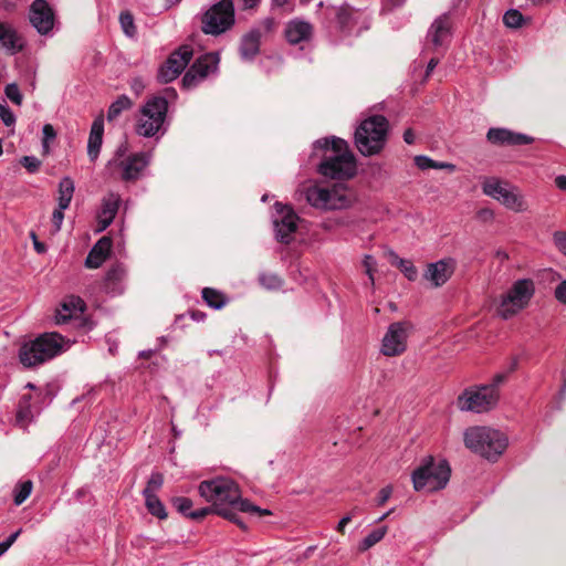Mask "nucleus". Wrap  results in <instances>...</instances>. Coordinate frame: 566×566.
Returning a JSON list of instances; mask_svg holds the SVG:
<instances>
[{
    "label": "nucleus",
    "mask_w": 566,
    "mask_h": 566,
    "mask_svg": "<svg viewBox=\"0 0 566 566\" xmlns=\"http://www.w3.org/2000/svg\"><path fill=\"white\" fill-rule=\"evenodd\" d=\"M363 265L365 268L366 274L369 277L370 284L374 285V271L377 265L375 258L369 254L365 255L363 260Z\"/></svg>",
    "instance_id": "nucleus-50"
},
{
    "label": "nucleus",
    "mask_w": 566,
    "mask_h": 566,
    "mask_svg": "<svg viewBox=\"0 0 566 566\" xmlns=\"http://www.w3.org/2000/svg\"><path fill=\"white\" fill-rule=\"evenodd\" d=\"M463 441L469 450L491 462H495L509 444L505 433L480 426L468 428L463 433Z\"/></svg>",
    "instance_id": "nucleus-2"
},
{
    "label": "nucleus",
    "mask_w": 566,
    "mask_h": 566,
    "mask_svg": "<svg viewBox=\"0 0 566 566\" xmlns=\"http://www.w3.org/2000/svg\"><path fill=\"white\" fill-rule=\"evenodd\" d=\"M284 34L286 41L292 45L307 42L313 36V25L305 20L295 18L286 23Z\"/></svg>",
    "instance_id": "nucleus-22"
},
{
    "label": "nucleus",
    "mask_w": 566,
    "mask_h": 566,
    "mask_svg": "<svg viewBox=\"0 0 566 566\" xmlns=\"http://www.w3.org/2000/svg\"><path fill=\"white\" fill-rule=\"evenodd\" d=\"M42 148L44 153L49 151V144L50 142L54 140L56 137V132L54 127L51 124H45L42 128Z\"/></svg>",
    "instance_id": "nucleus-47"
},
{
    "label": "nucleus",
    "mask_w": 566,
    "mask_h": 566,
    "mask_svg": "<svg viewBox=\"0 0 566 566\" xmlns=\"http://www.w3.org/2000/svg\"><path fill=\"white\" fill-rule=\"evenodd\" d=\"M272 7L280 9L285 14H291L295 10L294 0H272Z\"/></svg>",
    "instance_id": "nucleus-49"
},
{
    "label": "nucleus",
    "mask_w": 566,
    "mask_h": 566,
    "mask_svg": "<svg viewBox=\"0 0 566 566\" xmlns=\"http://www.w3.org/2000/svg\"><path fill=\"white\" fill-rule=\"evenodd\" d=\"M171 504L180 514L189 517V513H191V507H192V501L189 497H186V496L172 497Z\"/></svg>",
    "instance_id": "nucleus-44"
},
{
    "label": "nucleus",
    "mask_w": 566,
    "mask_h": 566,
    "mask_svg": "<svg viewBox=\"0 0 566 566\" xmlns=\"http://www.w3.org/2000/svg\"><path fill=\"white\" fill-rule=\"evenodd\" d=\"M355 512H356V509L353 510L352 513H349L340 518V521L338 522L337 527H336L337 532L344 533L345 526L352 521Z\"/></svg>",
    "instance_id": "nucleus-61"
},
{
    "label": "nucleus",
    "mask_w": 566,
    "mask_h": 566,
    "mask_svg": "<svg viewBox=\"0 0 566 566\" xmlns=\"http://www.w3.org/2000/svg\"><path fill=\"white\" fill-rule=\"evenodd\" d=\"M482 190L484 195L497 200L510 210L523 212L527 209L524 197L516 192L515 187L497 178H486L482 184Z\"/></svg>",
    "instance_id": "nucleus-11"
},
{
    "label": "nucleus",
    "mask_w": 566,
    "mask_h": 566,
    "mask_svg": "<svg viewBox=\"0 0 566 566\" xmlns=\"http://www.w3.org/2000/svg\"><path fill=\"white\" fill-rule=\"evenodd\" d=\"M126 269L123 264L113 265L105 275L104 291L112 295H120L125 290Z\"/></svg>",
    "instance_id": "nucleus-24"
},
{
    "label": "nucleus",
    "mask_w": 566,
    "mask_h": 566,
    "mask_svg": "<svg viewBox=\"0 0 566 566\" xmlns=\"http://www.w3.org/2000/svg\"><path fill=\"white\" fill-rule=\"evenodd\" d=\"M193 51L190 45H181L174 51L164 65L160 66L157 78L167 84L176 80L192 59Z\"/></svg>",
    "instance_id": "nucleus-17"
},
{
    "label": "nucleus",
    "mask_w": 566,
    "mask_h": 566,
    "mask_svg": "<svg viewBox=\"0 0 566 566\" xmlns=\"http://www.w3.org/2000/svg\"><path fill=\"white\" fill-rule=\"evenodd\" d=\"M130 90L138 96L145 90V83L142 77H134L129 83Z\"/></svg>",
    "instance_id": "nucleus-57"
},
{
    "label": "nucleus",
    "mask_w": 566,
    "mask_h": 566,
    "mask_svg": "<svg viewBox=\"0 0 566 566\" xmlns=\"http://www.w3.org/2000/svg\"><path fill=\"white\" fill-rule=\"evenodd\" d=\"M220 55L218 52H209L200 55L182 77V86L187 90L198 86L209 75L218 73Z\"/></svg>",
    "instance_id": "nucleus-14"
},
{
    "label": "nucleus",
    "mask_w": 566,
    "mask_h": 566,
    "mask_svg": "<svg viewBox=\"0 0 566 566\" xmlns=\"http://www.w3.org/2000/svg\"><path fill=\"white\" fill-rule=\"evenodd\" d=\"M118 149L116 157L107 163L108 170L124 182H135L144 177L151 163L150 151H139L122 157Z\"/></svg>",
    "instance_id": "nucleus-8"
},
{
    "label": "nucleus",
    "mask_w": 566,
    "mask_h": 566,
    "mask_svg": "<svg viewBox=\"0 0 566 566\" xmlns=\"http://www.w3.org/2000/svg\"><path fill=\"white\" fill-rule=\"evenodd\" d=\"M75 186L71 177H63L59 182L57 206L67 209L74 195Z\"/></svg>",
    "instance_id": "nucleus-32"
},
{
    "label": "nucleus",
    "mask_w": 566,
    "mask_h": 566,
    "mask_svg": "<svg viewBox=\"0 0 566 566\" xmlns=\"http://www.w3.org/2000/svg\"><path fill=\"white\" fill-rule=\"evenodd\" d=\"M451 38L450 18L443 14L437 18L428 31V39L434 48L444 45Z\"/></svg>",
    "instance_id": "nucleus-26"
},
{
    "label": "nucleus",
    "mask_w": 566,
    "mask_h": 566,
    "mask_svg": "<svg viewBox=\"0 0 566 566\" xmlns=\"http://www.w3.org/2000/svg\"><path fill=\"white\" fill-rule=\"evenodd\" d=\"M33 483L31 480L19 482L13 490V502L17 506L21 505L31 494Z\"/></svg>",
    "instance_id": "nucleus-37"
},
{
    "label": "nucleus",
    "mask_w": 566,
    "mask_h": 566,
    "mask_svg": "<svg viewBox=\"0 0 566 566\" xmlns=\"http://www.w3.org/2000/svg\"><path fill=\"white\" fill-rule=\"evenodd\" d=\"M31 238H32V241H33V247H34V250L39 253V254H42L46 251V247L43 242H40L35 235L34 232H31Z\"/></svg>",
    "instance_id": "nucleus-62"
},
{
    "label": "nucleus",
    "mask_w": 566,
    "mask_h": 566,
    "mask_svg": "<svg viewBox=\"0 0 566 566\" xmlns=\"http://www.w3.org/2000/svg\"><path fill=\"white\" fill-rule=\"evenodd\" d=\"M65 344L61 334L44 333L21 346L19 359L25 367H35L60 355L64 350Z\"/></svg>",
    "instance_id": "nucleus-4"
},
{
    "label": "nucleus",
    "mask_w": 566,
    "mask_h": 566,
    "mask_svg": "<svg viewBox=\"0 0 566 566\" xmlns=\"http://www.w3.org/2000/svg\"><path fill=\"white\" fill-rule=\"evenodd\" d=\"M201 31L218 36L235 23V9L232 0H220L211 4L200 17Z\"/></svg>",
    "instance_id": "nucleus-9"
},
{
    "label": "nucleus",
    "mask_w": 566,
    "mask_h": 566,
    "mask_svg": "<svg viewBox=\"0 0 566 566\" xmlns=\"http://www.w3.org/2000/svg\"><path fill=\"white\" fill-rule=\"evenodd\" d=\"M214 513V507L211 506V507H202V509H199V510H196V511H191V513H189V517L192 518V520H201L203 517H206L208 514L210 513Z\"/></svg>",
    "instance_id": "nucleus-58"
},
{
    "label": "nucleus",
    "mask_w": 566,
    "mask_h": 566,
    "mask_svg": "<svg viewBox=\"0 0 566 566\" xmlns=\"http://www.w3.org/2000/svg\"><path fill=\"white\" fill-rule=\"evenodd\" d=\"M478 217L479 219H481L482 221H490L493 219L494 217V213L492 210L490 209H481L479 212H478Z\"/></svg>",
    "instance_id": "nucleus-63"
},
{
    "label": "nucleus",
    "mask_w": 566,
    "mask_h": 566,
    "mask_svg": "<svg viewBox=\"0 0 566 566\" xmlns=\"http://www.w3.org/2000/svg\"><path fill=\"white\" fill-rule=\"evenodd\" d=\"M168 112V102L165 97L154 96L140 108V115L136 124V134L146 138L163 136Z\"/></svg>",
    "instance_id": "nucleus-5"
},
{
    "label": "nucleus",
    "mask_w": 566,
    "mask_h": 566,
    "mask_svg": "<svg viewBox=\"0 0 566 566\" xmlns=\"http://www.w3.org/2000/svg\"><path fill=\"white\" fill-rule=\"evenodd\" d=\"M298 220L300 218L290 206L275 202L272 217L275 239L281 243L289 244L297 230Z\"/></svg>",
    "instance_id": "nucleus-15"
},
{
    "label": "nucleus",
    "mask_w": 566,
    "mask_h": 566,
    "mask_svg": "<svg viewBox=\"0 0 566 566\" xmlns=\"http://www.w3.org/2000/svg\"><path fill=\"white\" fill-rule=\"evenodd\" d=\"M86 304L85 302L76 295L67 296L56 310L55 314V323L56 324H65L67 323L74 315L82 314L85 311Z\"/></svg>",
    "instance_id": "nucleus-25"
},
{
    "label": "nucleus",
    "mask_w": 566,
    "mask_h": 566,
    "mask_svg": "<svg viewBox=\"0 0 566 566\" xmlns=\"http://www.w3.org/2000/svg\"><path fill=\"white\" fill-rule=\"evenodd\" d=\"M219 515L235 523L240 528L247 530L245 523L241 520V517L238 515V513L234 512V510H232V507L221 509L219 511Z\"/></svg>",
    "instance_id": "nucleus-48"
},
{
    "label": "nucleus",
    "mask_w": 566,
    "mask_h": 566,
    "mask_svg": "<svg viewBox=\"0 0 566 566\" xmlns=\"http://www.w3.org/2000/svg\"><path fill=\"white\" fill-rule=\"evenodd\" d=\"M260 25L264 30V32L269 33L274 30L276 22L273 18H265L260 22Z\"/></svg>",
    "instance_id": "nucleus-60"
},
{
    "label": "nucleus",
    "mask_w": 566,
    "mask_h": 566,
    "mask_svg": "<svg viewBox=\"0 0 566 566\" xmlns=\"http://www.w3.org/2000/svg\"><path fill=\"white\" fill-rule=\"evenodd\" d=\"M104 134V117L97 116L91 126V132L87 142V155L91 161H95L99 155L103 144Z\"/></svg>",
    "instance_id": "nucleus-29"
},
{
    "label": "nucleus",
    "mask_w": 566,
    "mask_h": 566,
    "mask_svg": "<svg viewBox=\"0 0 566 566\" xmlns=\"http://www.w3.org/2000/svg\"><path fill=\"white\" fill-rule=\"evenodd\" d=\"M411 327L412 325L407 321L390 324L381 340V354L388 357L403 354Z\"/></svg>",
    "instance_id": "nucleus-16"
},
{
    "label": "nucleus",
    "mask_w": 566,
    "mask_h": 566,
    "mask_svg": "<svg viewBox=\"0 0 566 566\" xmlns=\"http://www.w3.org/2000/svg\"><path fill=\"white\" fill-rule=\"evenodd\" d=\"M6 96L15 105L22 104V94L15 83L8 84L4 88Z\"/></svg>",
    "instance_id": "nucleus-46"
},
{
    "label": "nucleus",
    "mask_w": 566,
    "mask_h": 566,
    "mask_svg": "<svg viewBox=\"0 0 566 566\" xmlns=\"http://www.w3.org/2000/svg\"><path fill=\"white\" fill-rule=\"evenodd\" d=\"M0 118L6 126H11L15 123V116L7 105L0 104Z\"/></svg>",
    "instance_id": "nucleus-52"
},
{
    "label": "nucleus",
    "mask_w": 566,
    "mask_h": 566,
    "mask_svg": "<svg viewBox=\"0 0 566 566\" xmlns=\"http://www.w3.org/2000/svg\"><path fill=\"white\" fill-rule=\"evenodd\" d=\"M112 250V239L102 237L90 250L85 266L88 269H98L108 258Z\"/></svg>",
    "instance_id": "nucleus-27"
},
{
    "label": "nucleus",
    "mask_w": 566,
    "mask_h": 566,
    "mask_svg": "<svg viewBox=\"0 0 566 566\" xmlns=\"http://www.w3.org/2000/svg\"><path fill=\"white\" fill-rule=\"evenodd\" d=\"M119 23L123 32L128 38H134L137 33L136 25L134 22V17L129 11H123L119 14Z\"/></svg>",
    "instance_id": "nucleus-39"
},
{
    "label": "nucleus",
    "mask_w": 566,
    "mask_h": 566,
    "mask_svg": "<svg viewBox=\"0 0 566 566\" xmlns=\"http://www.w3.org/2000/svg\"><path fill=\"white\" fill-rule=\"evenodd\" d=\"M455 260L452 258L441 259L437 262L429 263L423 273V279L431 283L432 286L439 287L446 284L455 270Z\"/></svg>",
    "instance_id": "nucleus-19"
},
{
    "label": "nucleus",
    "mask_w": 566,
    "mask_h": 566,
    "mask_svg": "<svg viewBox=\"0 0 566 566\" xmlns=\"http://www.w3.org/2000/svg\"><path fill=\"white\" fill-rule=\"evenodd\" d=\"M499 395L484 385L465 389L458 397V407L462 411L485 412L495 407Z\"/></svg>",
    "instance_id": "nucleus-13"
},
{
    "label": "nucleus",
    "mask_w": 566,
    "mask_h": 566,
    "mask_svg": "<svg viewBox=\"0 0 566 566\" xmlns=\"http://www.w3.org/2000/svg\"><path fill=\"white\" fill-rule=\"evenodd\" d=\"M120 202V196L116 192H108L106 196H104V198L102 199L101 211L97 216V232L106 230L109 227V224L114 221L118 212Z\"/></svg>",
    "instance_id": "nucleus-21"
},
{
    "label": "nucleus",
    "mask_w": 566,
    "mask_h": 566,
    "mask_svg": "<svg viewBox=\"0 0 566 566\" xmlns=\"http://www.w3.org/2000/svg\"><path fill=\"white\" fill-rule=\"evenodd\" d=\"M389 122L382 115H371L357 126L354 144L365 157L380 154L387 144Z\"/></svg>",
    "instance_id": "nucleus-3"
},
{
    "label": "nucleus",
    "mask_w": 566,
    "mask_h": 566,
    "mask_svg": "<svg viewBox=\"0 0 566 566\" xmlns=\"http://www.w3.org/2000/svg\"><path fill=\"white\" fill-rule=\"evenodd\" d=\"M164 484V475L160 472H153L147 482L146 488L143 490V495L156 494Z\"/></svg>",
    "instance_id": "nucleus-41"
},
{
    "label": "nucleus",
    "mask_w": 566,
    "mask_h": 566,
    "mask_svg": "<svg viewBox=\"0 0 566 566\" xmlns=\"http://www.w3.org/2000/svg\"><path fill=\"white\" fill-rule=\"evenodd\" d=\"M29 19L32 27L42 35L49 34L54 27V12L46 0H34L30 6Z\"/></svg>",
    "instance_id": "nucleus-18"
},
{
    "label": "nucleus",
    "mask_w": 566,
    "mask_h": 566,
    "mask_svg": "<svg viewBox=\"0 0 566 566\" xmlns=\"http://www.w3.org/2000/svg\"><path fill=\"white\" fill-rule=\"evenodd\" d=\"M306 201L316 209L337 210L349 206V198L337 187L310 186L305 190Z\"/></svg>",
    "instance_id": "nucleus-12"
},
{
    "label": "nucleus",
    "mask_w": 566,
    "mask_h": 566,
    "mask_svg": "<svg viewBox=\"0 0 566 566\" xmlns=\"http://www.w3.org/2000/svg\"><path fill=\"white\" fill-rule=\"evenodd\" d=\"M145 499V505L147 511L159 520L167 518L168 514L164 503L156 494L151 495H143Z\"/></svg>",
    "instance_id": "nucleus-35"
},
{
    "label": "nucleus",
    "mask_w": 566,
    "mask_h": 566,
    "mask_svg": "<svg viewBox=\"0 0 566 566\" xmlns=\"http://www.w3.org/2000/svg\"><path fill=\"white\" fill-rule=\"evenodd\" d=\"M390 255L391 263L397 265L409 281L417 279L418 272L411 261L399 258L395 252H391Z\"/></svg>",
    "instance_id": "nucleus-36"
},
{
    "label": "nucleus",
    "mask_w": 566,
    "mask_h": 566,
    "mask_svg": "<svg viewBox=\"0 0 566 566\" xmlns=\"http://www.w3.org/2000/svg\"><path fill=\"white\" fill-rule=\"evenodd\" d=\"M199 494L212 504L214 513L219 515L221 509L232 507L238 502L240 490L233 480L218 476L202 481L199 484Z\"/></svg>",
    "instance_id": "nucleus-6"
},
{
    "label": "nucleus",
    "mask_w": 566,
    "mask_h": 566,
    "mask_svg": "<svg viewBox=\"0 0 566 566\" xmlns=\"http://www.w3.org/2000/svg\"><path fill=\"white\" fill-rule=\"evenodd\" d=\"M554 295L559 303L566 305V280H562L555 287Z\"/></svg>",
    "instance_id": "nucleus-55"
},
{
    "label": "nucleus",
    "mask_w": 566,
    "mask_h": 566,
    "mask_svg": "<svg viewBox=\"0 0 566 566\" xmlns=\"http://www.w3.org/2000/svg\"><path fill=\"white\" fill-rule=\"evenodd\" d=\"M31 395H23L19 399L17 411H15V426L20 428H27L33 421V412L31 406Z\"/></svg>",
    "instance_id": "nucleus-31"
},
{
    "label": "nucleus",
    "mask_w": 566,
    "mask_h": 566,
    "mask_svg": "<svg viewBox=\"0 0 566 566\" xmlns=\"http://www.w3.org/2000/svg\"><path fill=\"white\" fill-rule=\"evenodd\" d=\"M534 293L535 286L532 280H517L503 295L497 310L499 315L504 319L513 317L528 305Z\"/></svg>",
    "instance_id": "nucleus-10"
},
{
    "label": "nucleus",
    "mask_w": 566,
    "mask_h": 566,
    "mask_svg": "<svg viewBox=\"0 0 566 566\" xmlns=\"http://www.w3.org/2000/svg\"><path fill=\"white\" fill-rule=\"evenodd\" d=\"M415 164L416 166L421 170H427L430 168H433L434 160H432L430 157L424 155H418L415 157Z\"/></svg>",
    "instance_id": "nucleus-54"
},
{
    "label": "nucleus",
    "mask_w": 566,
    "mask_h": 566,
    "mask_svg": "<svg viewBox=\"0 0 566 566\" xmlns=\"http://www.w3.org/2000/svg\"><path fill=\"white\" fill-rule=\"evenodd\" d=\"M64 210L59 206L52 213V224H53V233H57L61 230L63 220H64Z\"/></svg>",
    "instance_id": "nucleus-51"
},
{
    "label": "nucleus",
    "mask_w": 566,
    "mask_h": 566,
    "mask_svg": "<svg viewBox=\"0 0 566 566\" xmlns=\"http://www.w3.org/2000/svg\"><path fill=\"white\" fill-rule=\"evenodd\" d=\"M523 14L516 9L507 10L503 15V23L511 29H517L523 25Z\"/></svg>",
    "instance_id": "nucleus-40"
},
{
    "label": "nucleus",
    "mask_w": 566,
    "mask_h": 566,
    "mask_svg": "<svg viewBox=\"0 0 566 566\" xmlns=\"http://www.w3.org/2000/svg\"><path fill=\"white\" fill-rule=\"evenodd\" d=\"M262 33L260 29H251L240 41L239 53L243 61H252L260 52Z\"/></svg>",
    "instance_id": "nucleus-28"
},
{
    "label": "nucleus",
    "mask_w": 566,
    "mask_h": 566,
    "mask_svg": "<svg viewBox=\"0 0 566 566\" xmlns=\"http://www.w3.org/2000/svg\"><path fill=\"white\" fill-rule=\"evenodd\" d=\"M133 101L125 94L118 96L108 107L107 119H116L124 111L130 109Z\"/></svg>",
    "instance_id": "nucleus-33"
},
{
    "label": "nucleus",
    "mask_w": 566,
    "mask_h": 566,
    "mask_svg": "<svg viewBox=\"0 0 566 566\" xmlns=\"http://www.w3.org/2000/svg\"><path fill=\"white\" fill-rule=\"evenodd\" d=\"M315 149L323 150L317 171L331 179H349L356 174L355 155L345 139L323 138L314 143Z\"/></svg>",
    "instance_id": "nucleus-1"
},
{
    "label": "nucleus",
    "mask_w": 566,
    "mask_h": 566,
    "mask_svg": "<svg viewBox=\"0 0 566 566\" xmlns=\"http://www.w3.org/2000/svg\"><path fill=\"white\" fill-rule=\"evenodd\" d=\"M328 17H334L336 27L342 31H350L353 23V10L348 6L327 7Z\"/></svg>",
    "instance_id": "nucleus-30"
},
{
    "label": "nucleus",
    "mask_w": 566,
    "mask_h": 566,
    "mask_svg": "<svg viewBox=\"0 0 566 566\" xmlns=\"http://www.w3.org/2000/svg\"><path fill=\"white\" fill-rule=\"evenodd\" d=\"M509 377V373H505V371H501L496 375H494V377L492 378V381L488 385H484L485 387H491L495 394H499V387Z\"/></svg>",
    "instance_id": "nucleus-53"
},
{
    "label": "nucleus",
    "mask_w": 566,
    "mask_h": 566,
    "mask_svg": "<svg viewBox=\"0 0 566 566\" xmlns=\"http://www.w3.org/2000/svg\"><path fill=\"white\" fill-rule=\"evenodd\" d=\"M259 281L264 287L269 290L280 289L283 284L281 277L274 273H262L259 276Z\"/></svg>",
    "instance_id": "nucleus-43"
},
{
    "label": "nucleus",
    "mask_w": 566,
    "mask_h": 566,
    "mask_svg": "<svg viewBox=\"0 0 566 566\" xmlns=\"http://www.w3.org/2000/svg\"><path fill=\"white\" fill-rule=\"evenodd\" d=\"M387 533V527L382 526L380 528L371 531L359 544L360 551H367L373 547L375 544L380 542Z\"/></svg>",
    "instance_id": "nucleus-38"
},
{
    "label": "nucleus",
    "mask_w": 566,
    "mask_h": 566,
    "mask_svg": "<svg viewBox=\"0 0 566 566\" xmlns=\"http://www.w3.org/2000/svg\"><path fill=\"white\" fill-rule=\"evenodd\" d=\"M554 242L557 249L566 255V232H555L554 233Z\"/></svg>",
    "instance_id": "nucleus-56"
},
{
    "label": "nucleus",
    "mask_w": 566,
    "mask_h": 566,
    "mask_svg": "<svg viewBox=\"0 0 566 566\" xmlns=\"http://www.w3.org/2000/svg\"><path fill=\"white\" fill-rule=\"evenodd\" d=\"M238 509L240 512L245 513H259L260 515H270L271 512L265 509H260L259 506L253 505L248 500H242L239 497L238 502L232 505V510Z\"/></svg>",
    "instance_id": "nucleus-42"
},
{
    "label": "nucleus",
    "mask_w": 566,
    "mask_h": 566,
    "mask_svg": "<svg viewBox=\"0 0 566 566\" xmlns=\"http://www.w3.org/2000/svg\"><path fill=\"white\" fill-rule=\"evenodd\" d=\"M391 493H392V488L390 485L382 488L378 493L377 504L384 505L391 496Z\"/></svg>",
    "instance_id": "nucleus-59"
},
{
    "label": "nucleus",
    "mask_w": 566,
    "mask_h": 566,
    "mask_svg": "<svg viewBox=\"0 0 566 566\" xmlns=\"http://www.w3.org/2000/svg\"><path fill=\"white\" fill-rule=\"evenodd\" d=\"M555 185L558 189L566 192V176L560 175L555 178Z\"/></svg>",
    "instance_id": "nucleus-64"
},
{
    "label": "nucleus",
    "mask_w": 566,
    "mask_h": 566,
    "mask_svg": "<svg viewBox=\"0 0 566 566\" xmlns=\"http://www.w3.org/2000/svg\"><path fill=\"white\" fill-rule=\"evenodd\" d=\"M486 139L493 145H528L534 138L522 133H515L507 128H490L486 133Z\"/></svg>",
    "instance_id": "nucleus-20"
},
{
    "label": "nucleus",
    "mask_w": 566,
    "mask_h": 566,
    "mask_svg": "<svg viewBox=\"0 0 566 566\" xmlns=\"http://www.w3.org/2000/svg\"><path fill=\"white\" fill-rule=\"evenodd\" d=\"M0 48L7 53L13 55L24 48L23 38L18 33L15 28L0 20Z\"/></svg>",
    "instance_id": "nucleus-23"
},
{
    "label": "nucleus",
    "mask_w": 566,
    "mask_h": 566,
    "mask_svg": "<svg viewBox=\"0 0 566 566\" xmlns=\"http://www.w3.org/2000/svg\"><path fill=\"white\" fill-rule=\"evenodd\" d=\"M451 469L446 460L438 463L430 455L427 457L420 467L412 473V483L416 491H438L443 489L449 482Z\"/></svg>",
    "instance_id": "nucleus-7"
},
{
    "label": "nucleus",
    "mask_w": 566,
    "mask_h": 566,
    "mask_svg": "<svg viewBox=\"0 0 566 566\" xmlns=\"http://www.w3.org/2000/svg\"><path fill=\"white\" fill-rule=\"evenodd\" d=\"M202 298L210 307L214 310L222 308L228 302V298L222 292L212 287H205L202 290Z\"/></svg>",
    "instance_id": "nucleus-34"
},
{
    "label": "nucleus",
    "mask_w": 566,
    "mask_h": 566,
    "mask_svg": "<svg viewBox=\"0 0 566 566\" xmlns=\"http://www.w3.org/2000/svg\"><path fill=\"white\" fill-rule=\"evenodd\" d=\"M20 164L28 170L30 174H35L41 168V160L35 156H23L20 159Z\"/></svg>",
    "instance_id": "nucleus-45"
}]
</instances>
